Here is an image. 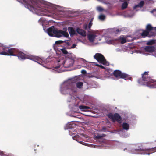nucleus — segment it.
<instances>
[{"mask_svg": "<svg viewBox=\"0 0 156 156\" xmlns=\"http://www.w3.org/2000/svg\"><path fill=\"white\" fill-rule=\"evenodd\" d=\"M15 48H11L4 45L0 43V55H11L15 52Z\"/></svg>", "mask_w": 156, "mask_h": 156, "instance_id": "obj_6", "label": "nucleus"}, {"mask_svg": "<svg viewBox=\"0 0 156 156\" xmlns=\"http://www.w3.org/2000/svg\"><path fill=\"white\" fill-rule=\"evenodd\" d=\"M76 45L75 44H74L72 45L71 47V48H74L76 47Z\"/></svg>", "mask_w": 156, "mask_h": 156, "instance_id": "obj_39", "label": "nucleus"}, {"mask_svg": "<svg viewBox=\"0 0 156 156\" xmlns=\"http://www.w3.org/2000/svg\"><path fill=\"white\" fill-rule=\"evenodd\" d=\"M114 76L118 78L124 79L125 80L127 79V75L124 73H122L119 70H115L114 72Z\"/></svg>", "mask_w": 156, "mask_h": 156, "instance_id": "obj_12", "label": "nucleus"}, {"mask_svg": "<svg viewBox=\"0 0 156 156\" xmlns=\"http://www.w3.org/2000/svg\"><path fill=\"white\" fill-rule=\"evenodd\" d=\"M154 43V41H153V40H152V41H148L147 43V44L151 45V44H152Z\"/></svg>", "mask_w": 156, "mask_h": 156, "instance_id": "obj_32", "label": "nucleus"}, {"mask_svg": "<svg viewBox=\"0 0 156 156\" xmlns=\"http://www.w3.org/2000/svg\"><path fill=\"white\" fill-rule=\"evenodd\" d=\"M127 149H128V151L129 152L133 154H137V152H141L142 151H144L143 154H146L148 155H149L150 154V153H147L146 151H147L149 152H151L152 151H153V152H155V151H154V149H141L139 147V148H137L136 147H133L132 148L128 147ZM127 149V148L125 149L124 150L125 151V150Z\"/></svg>", "mask_w": 156, "mask_h": 156, "instance_id": "obj_7", "label": "nucleus"}, {"mask_svg": "<svg viewBox=\"0 0 156 156\" xmlns=\"http://www.w3.org/2000/svg\"><path fill=\"white\" fill-rule=\"evenodd\" d=\"M74 100H73V99H72L71 100V101H69L68 100V101H69V102H70V101H72V102H74Z\"/></svg>", "mask_w": 156, "mask_h": 156, "instance_id": "obj_41", "label": "nucleus"}, {"mask_svg": "<svg viewBox=\"0 0 156 156\" xmlns=\"http://www.w3.org/2000/svg\"><path fill=\"white\" fill-rule=\"evenodd\" d=\"M79 108L82 111H89V109H90L89 107L85 106L84 105H80L79 107Z\"/></svg>", "mask_w": 156, "mask_h": 156, "instance_id": "obj_19", "label": "nucleus"}, {"mask_svg": "<svg viewBox=\"0 0 156 156\" xmlns=\"http://www.w3.org/2000/svg\"><path fill=\"white\" fill-rule=\"evenodd\" d=\"M98 18L101 21H104L105 18V16L104 15L101 14L99 16Z\"/></svg>", "mask_w": 156, "mask_h": 156, "instance_id": "obj_25", "label": "nucleus"}, {"mask_svg": "<svg viewBox=\"0 0 156 156\" xmlns=\"http://www.w3.org/2000/svg\"><path fill=\"white\" fill-rule=\"evenodd\" d=\"M105 39L106 42L108 43V44H110L112 43L113 40L110 39L109 41H108V40L107 39V38H106Z\"/></svg>", "mask_w": 156, "mask_h": 156, "instance_id": "obj_30", "label": "nucleus"}, {"mask_svg": "<svg viewBox=\"0 0 156 156\" xmlns=\"http://www.w3.org/2000/svg\"><path fill=\"white\" fill-rule=\"evenodd\" d=\"M74 112H77L76 111H74Z\"/></svg>", "mask_w": 156, "mask_h": 156, "instance_id": "obj_48", "label": "nucleus"}, {"mask_svg": "<svg viewBox=\"0 0 156 156\" xmlns=\"http://www.w3.org/2000/svg\"><path fill=\"white\" fill-rule=\"evenodd\" d=\"M147 2H148L147 1V0H145V1H140V2L139 3V4L138 5H136L134 6V9H135L136 8H137V7H140V8L142 7L143 6V5H144V4L145 3H147Z\"/></svg>", "mask_w": 156, "mask_h": 156, "instance_id": "obj_18", "label": "nucleus"}, {"mask_svg": "<svg viewBox=\"0 0 156 156\" xmlns=\"http://www.w3.org/2000/svg\"><path fill=\"white\" fill-rule=\"evenodd\" d=\"M15 52L12 53V54L13 55H12V56H17L20 60H23L26 59H30L37 62L44 67H45L44 64L48 62L47 60L44 61L43 59L38 57L27 55L19 51L16 49L15 48Z\"/></svg>", "mask_w": 156, "mask_h": 156, "instance_id": "obj_2", "label": "nucleus"}, {"mask_svg": "<svg viewBox=\"0 0 156 156\" xmlns=\"http://www.w3.org/2000/svg\"><path fill=\"white\" fill-rule=\"evenodd\" d=\"M146 29L148 31L151 30H156V27H152L151 26L150 24H148L146 27Z\"/></svg>", "mask_w": 156, "mask_h": 156, "instance_id": "obj_22", "label": "nucleus"}, {"mask_svg": "<svg viewBox=\"0 0 156 156\" xmlns=\"http://www.w3.org/2000/svg\"><path fill=\"white\" fill-rule=\"evenodd\" d=\"M83 85V83L82 82H78L76 83V86L77 88H81Z\"/></svg>", "mask_w": 156, "mask_h": 156, "instance_id": "obj_26", "label": "nucleus"}, {"mask_svg": "<svg viewBox=\"0 0 156 156\" xmlns=\"http://www.w3.org/2000/svg\"><path fill=\"white\" fill-rule=\"evenodd\" d=\"M94 57L100 63L107 66L109 65V63L106 61L103 56L101 54L96 53Z\"/></svg>", "mask_w": 156, "mask_h": 156, "instance_id": "obj_10", "label": "nucleus"}, {"mask_svg": "<svg viewBox=\"0 0 156 156\" xmlns=\"http://www.w3.org/2000/svg\"><path fill=\"white\" fill-rule=\"evenodd\" d=\"M136 147H139V146L138 145H137V146H136Z\"/></svg>", "mask_w": 156, "mask_h": 156, "instance_id": "obj_45", "label": "nucleus"}, {"mask_svg": "<svg viewBox=\"0 0 156 156\" xmlns=\"http://www.w3.org/2000/svg\"><path fill=\"white\" fill-rule=\"evenodd\" d=\"M134 14L135 13L134 12H131L129 13L124 15V16L127 17H132L134 16Z\"/></svg>", "mask_w": 156, "mask_h": 156, "instance_id": "obj_23", "label": "nucleus"}, {"mask_svg": "<svg viewBox=\"0 0 156 156\" xmlns=\"http://www.w3.org/2000/svg\"><path fill=\"white\" fill-rule=\"evenodd\" d=\"M87 35V38L89 41L91 42H93L98 38V40H101L100 37L101 36L98 31L91 30Z\"/></svg>", "mask_w": 156, "mask_h": 156, "instance_id": "obj_8", "label": "nucleus"}, {"mask_svg": "<svg viewBox=\"0 0 156 156\" xmlns=\"http://www.w3.org/2000/svg\"><path fill=\"white\" fill-rule=\"evenodd\" d=\"M66 27L63 28V30H59L54 28V27H52L47 29V32L48 35L51 37H59L64 36L68 37L69 34L67 31Z\"/></svg>", "mask_w": 156, "mask_h": 156, "instance_id": "obj_4", "label": "nucleus"}, {"mask_svg": "<svg viewBox=\"0 0 156 156\" xmlns=\"http://www.w3.org/2000/svg\"><path fill=\"white\" fill-rule=\"evenodd\" d=\"M148 34V32L147 31L144 30L143 31L141 35L143 36H147Z\"/></svg>", "mask_w": 156, "mask_h": 156, "instance_id": "obj_29", "label": "nucleus"}, {"mask_svg": "<svg viewBox=\"0 0 156 156\" xmlns=\"http://www.w3.org/2000/svg\"><path fill=\"white\" fill-rule=\"evenodd\" d=\"M152 55L154 56L155 57H156V51H155V50L153 51L152 53Z\"/></svg>", "mask_w": 156, "mask_h": 156, "instance_id": "obj_37", "label": "nucleus"}, {"mask_svg": "<svg viewBox=\"0 0 156 156\" xmlns=\"http://www.w3.org/2000/svg\"><path fill=\"white\" fill-rule=\"evenodd\" d=\"M142 54H143L146 55H149V54H146V53H142Z\"/></svg>", "mask_w": 156, "mask_h": 156, "instance_id": "obj_42", "label": "nucleus"}, {"mask_svg": "<svg viewBox=\"0 0 156 156\" xmlns=\"http://www.w3.org/2000/svg\"><path fill=\"white\" fill-rule=\"evenodd\" d=\"M154 49V47L152 46H146L144 48V50L146 52L150 53H153Z\"/></svg>", "mask_w": 156, "mask_h": 156, "instance_id": "obj_15", "label": "nucleus"}, {"mask_svg": "<svg viewBox=\"0 0 156 156\" xmlns=\"http://www.w3.org/2000/svg\"><path fill=\"white\" fill-rule=\"evenodd\" d=\"M63 41H55V44H59L62 43L63 42Z\"/></svg>", "mask_w": 156, "mask_h": 156, "instance_id": "obj_35", "label": "nucleus"}, {"mask_svg": "<svg viewBox=\"0 0 156 156\" xmlns=\"http://www.w3.org/2000/svg\"><path fill=\"white\" fill-rule=\"evenodd\" d=\"M108 116L112 120L113 122L117 121L119 123H121L122 122L121 118L117 113L115 114L114 115L112 113H110L108 115Z\"/></svg>", "mask_w": 156, "mask_h": 156, "instance_id": "obj_11", "label": "nucleus"}, {"mask_svg": "<svg viewBox=\"0 0 156 156\" xmlns=\"http://www.w3.org/2000/svg\"><path fill=\"white\" fill-rule=\"evenodd\" d=\"M117 31H119V30H117Z\"/></svg>", "mask_w": 156, "mask_h": 156, "instance_id": "obj_46", "label": "nucleus"}, {"mask_svg": "<svg viewBox=\"0 0 156 156\" xmlns=\"http://www.w3.org/2000/svg\"><path fill=\"white\" fill-rule=\"evenodd\" d=\"M61 51L63 53L65 54L68 53V52L67 51L66 49L65 48H63L61 49Z\"/></svg>", "mask_w": 156, "mask_h": 156, "instance_id": "obj_31", "label": "nucleus"}, {"mask_svg": "<svg viewBox=\"0 0 156 156\" xmlns=\"http://www.w3.org/2000/svg\"><path fill=\"white\" fill-rule=\"evenodd\" d=\"M121 132V130L120 131H119V134H121V133H120Z\"/></svg>", "mask_w": 156, "mask_h": 156, "instance_id": "obj_44", "label": "nucleus"}, {"mask_svg": "<svg viewBox=\"0 0 156 156\" xmlns=\"http://www.w3.org/2000/svg\"><path fill=\"white\" fill-rule=\"evenodd\" d=\"M122 127L124 129L127 130L129 128V124L126 123H123L122 124Z\"/></svg>", "mask_w": 156, "mask_h": 156, "instance_id": "obj_24", "label": "nucleus"}, {"mask_svg": "<svg viewBox=\"0 0 156 156\" xmlns=\"http://www.w3.org/2000/svg\"><path fill=\"white\" fill-rule=\"evenodd\" d=\"M128 37H125L123 36H121L118 38V41L122 44L124 43L127 41H129V40L127 39Z\"/></svg>", "mask_w": 156, "mask_h": 156, "instance_id": "obj_14", "label": "nucleus"}, {"mask_svg": "<svg viewBox=\"0 0 156 156\" xmlns=\"http://www.w3.org/2000/svg\"><path fill=\"white\" fill-rule=\"evenodd\" d=\"M72 125L71 124V122H69L67 123L66 125V127H65V129H71L72 127Z\"/></svg>", "mask_w": 156, "mask_h": 156, "instance_id": "obj_27", "label": "nucleus"}, {"mask_svg": "<svg viewBox=\"0 0 156 156\" xmlns=\"http://www.w3.org/2000/svg\"><path fill=\"white\" fill-rule=\"evenodd\" d=\"M69 134L72 136V138L74 140L77 141L78 142L83 145L90 147V144L83 142L82 141H79V140H80L83 139V137H85L83 135H79V134H77V133L76 132L73 131V133L72 132L71 130H69ZM85 137H86V136H85Z\"/></svg>", "mask_w": 156, "mask_h": 156, "instance_id": "obj_9", "label": "nucleus"}, {"mask_svg": "<svg viewBox=\"0 0 156 156\" xmlns=\"http://www.w3.org/2000/svg\"><path fill=\"white\" fill-rule=\"evenodd\" d=\"M138 83L140 85H146L151 88H156V80L149 77L147 72H145L142 74V78L138 80Z\"/></svg>", "mask_w": 156, "mask_h": 156, "instance_id": "obj_5", "label": "nucleus"}, {"mask_svg": "<svg viewBox=\"0 0 156 156\" xmlns=\"http://www.w3.org/2000/svg\"><path fill=\"white\" fill-rule=\"evenodd\" d=\"M150 12L151 13H153L155 16H156V8L151 11Z\"/></svg>", "mask_w": 156, "mask_h": 156, "instance_id": "obj_33", "label": "nucleus"}, {"mask_svg": "<svg viewBox=\"0 0 156 156\" xmlns=\"http://www.w3.org/2000/svg\"><path fill=\"white\" fill-rule=\"evenodd\" d=\"M96 9L97 11L99 12H101L104 10L103 8L100 6H98L96 7Z\"/></svg>", "mask_w": 156, "mask_h": 156, "instance_id": "obj_28", "label": "nucleus"}, {"mask_svg": "<svg viewBox=\"0 0 156 156\" xmlns=\"http://www.w3.org/2000/svg\"><path fill=\"white\" fill-rule=\"evenodd\" d=\"M92 20L93 19H92L88 25L87 24H84L83 27V29L86 30H87L88 32H90L89 30H90V28L93 24Z\"/></svg>", "mask_w": 156, "mask_h": 156, "instance_id": "obj_13", "label": "nucleus"}, {"mask_svg": "<svg viewBox=\"0 0 156 156\" xmlns=\"http://www.w3.org/2000/svg\"><path fill=\"white\" fill-rule=\"evenodd\" d=\"M75 57L74 55L70 54L68 57L66 59H64V57H60L58 60V66L54 68L53 70L58 72H61L64 71L63 69H60L63 67L68 68L72 66L74 63Z\"/></svg>", "mask_w": 156, "mask_h": 156, "instance_id": "obj_1", "label": "nucleus"}, {"mask_svg": "<svg viewBox=\"0 0 156 156\" xmlns=\"http://www.w3.org/2000/svg\"><path fill=\"white\" fill-rule=\"evenodd\" d=\"M115 51L117 53H122L123 52L126 51L125 49H123L122 48H116L115 49Z\"/></svg>", "mask_w": 156, "mask_h": 156, "instance_id": "obj_21", "label": "nucleus"}, {"mask_svg": "<svg viewBox=\"0 0 156 156\" xmlns=\"http://www.w3.org/2000/svg\"><path fill=\"white\" fill-rule=\"evenodd\" d=\"M81 73H83V74H85L86 73V70H82L81 71Z\"/></svg>", "mask_w": 156, "mask_h": 156, "instance_id": "obj_40", "label": "nucleus"}, {"mask_svg": "<svg viewBox=\"0 0 156 156\" xmlns=\"http://www.w3.org/2000/svg\"><path fill=\"white\" fill-rule=\"evenodd\" d=\"M128 2L127 1L124 2L122 5L121 9L122 10H124L128 6Z\"/></svg>", "mask_w": 156, "mask_h": 156, "instance_id": "obj_20", "label": "nucleus"}, {"mask_svg": "<svg viewBox=\"0 0 156 156\" xmlns=\"http://www.w3.org/2000/svg\"><path fill=\"white\" fill-rule=\"evenodd\" d=\"M68 30L71 36H73L76 34L75 30L73 27H69L68 28Z\"/></svg>", "mask_w": 156, "mask_h": 156, "instance_id": "obj_17", "label": "nucleus"}, {"mask_svg": "<svg viewBox=\"0 0 156 156\" xmlns=\"http://www.w3.org/2000/svg\"><path fill=\"white\" fill-rule=\"evenodd\" d=\"M82 60L84 63L86 64V66H87L88 65L86 63L87 62L83 59H82Z\"/></svg>", "mask_w": 156, "mask_h": 156, "instance_id": "obj_38", "label": "nucleus"}, {"mask_svg": "<svg viewBox=\"0 0 156 156\" xmlns=\"http://www.w3.org/2000/svg\"><path fill=\"white\" fill-rule=\"evenodd\" d=\"M95 65H96V66H99L102 69H105L104 67V66H102L101 65H99V64L96 63V64H95Z\"/></svg>", "mask_w": 156, "mask_h": 156, "instance_id": "obj_36", "label": "nucleus"}, {"mask_svg": "<svg viewBox=\"0 0 156 156\" xmlns=\"http://www.w3.org/2000/svg\"><path fill=\"white\" fill-rule=\"evenodd\" d=\"M76 32L77 33L83 37H85L87 35L86 32L83 30L79 28H77Z\"/></svg>", "mask_w": 156, "mask_h": 156, "instance_id": "obj_16", "label": "nucleus"}, {"mask_svg": "<svg viewBox=\"0 0 156 156\" xmlns=\"http://www.w3.org/2000/svg\"><path fill=\"white\" fill-rule=\"evenodd\" d=\"M39 21H42V19H40V20H39Z\"/></svg>", "mask_w": 156, "mask_h": 156, "instance_id": "obj_43", "label": "nucleus"}, {"mask_svg": "<svg viewBox=\"0 0 156 156\" xmlns=\"http://www.w3.org/2000/svg\"><path fill=\"white\" fill-rule=\"evenodd\" d=\"M104 136V135H103L101 136V135H98L96 136L95 137L96 139H99L101 138V137H102Z\"/></svg>", "mask_w": 156, "mask_h": 156, "instance_id": "obj_34", "label": "nucleus"}, {"mask_svg": "<svg viewBox=\"0 0 156 156\" xmlns=\"http://www.w3.org/2000/svg\"><path fill=\"white\" fill-rule=\"evenodd\" d=\"M81 42H82V43H84L83 41H81Z\"/></svg>", "mask_w": 156, "mask_h": 156, "instance_id": "obj_47", "label": "nucleus"}, {"mask_svg": "<svg viewBox=\"0 0 156 156\" xmlns=\"http://www.w3.org/2000/svg\"><path fill=\"white\" fill-rule=\"evenodd\" d=\"M77 77L69 80L61 84L60 91L62 94H69L73 92V84L77 82Z\"/></svg>", "mask_w": 156, "mask_h": 156, "instance_id": "obj_3", "label": "nucleus"}]
</instances>
